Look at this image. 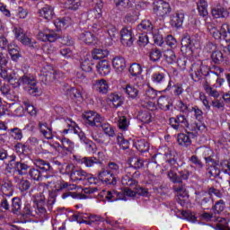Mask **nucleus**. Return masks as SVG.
Wrapping results in <instances>:
<instances>
[{
  "label": "nucleus",
  "mask_w": 230,
  "mask_h": 230,
  "mask_svg": "<svg viewBox=\"0 0 230 230\" xmlns=\"http://www.w3.org/2000/svg\"><path fill=\"white\" fill-rule=\"evenodd\" d=\"M184 22V13L178 12L172 16L171 24L174 28H181Z\"/></svg>",
  "instance_id": "nucleus-34"
},
{
  "label": "nucleus",
  "mask_w": 230,
  "mask_h": 230,
  "mask_svg": "<svg viewBox=\"0 0 230 230\" xmlns=\"http://www.w3.org/2000/svg\"><path fill=\"white\" fill-rule=\"evenodd\" d=\"M71 94L73 100H75V102H84V100H87L89 98V93L84 89L78 90L72 88Z\"/></svg>",
  "instance_id": "nucleus-26"
},
{
  "label": "nucleus",
  "mask_w": 230,
  "mask_h": 230,
  "mask_svg": "<svg viewBox=\"0 0 230 230\" xmlns=\"http://www.w3.org/2000/svg\"><path fill=\"white\" fill-rule=\"evenodd\" d=\"M224 209H226V202L223 199L216 202L212 208L213 213H215V215H220Z\"/></svg>",
  "instance_id": "nucleus-63"
},
{
  "label": "nucleus",
  "mask_w": 230,
  "mask_h": 230,
  "mask_svg": "<svg viewBox=\"0 0 230 230\" xmlns=\"http://www.w3.org/2000/svg\"><path fill=\"white\" fill-rule=\"evenodd\" d=\"M109 100L113 109H118V107H121L123 105V97L119 96L118 93L110 94Z\"/></svg>",
  "instance_id": "nucleus-37"
},
{
  "label": "nucleus",
  "mask_w": 230,
  "mask_h": 230,
  "mask_svg": "<svg viewBox=\"0 0 230 230\" xmlns=\"http://www.w3.org/2000/svg\"><path fill=\"white\" fill-rule=\"evenodd\" d=\"M28 170H30V165L22 162H15L14 163V172L18 173V175H26L28 173Z\"/></svg>",
  "instance_id": "nucleus-38"
},
{
  "label": "nucleus",
  "mask_w": 230,
  "mask_h": 230,
  "mask_svg": "<svg viewBox=\"0 0 230 230\" xmlns=\"http://www.w3.org/2000/svg\"><path fill=\"white\" fill-rule=\"evenodd\" d=\"M34 164L35 166H37V168H40V170H42V172H49L51 168V166L49 165V163L42 159L34 160Z\"/></svg>",
  "instance_id": "nucleus-61"
},
{
  "label": "nucleus",
  "mask_w": 230,
  "mask_h": 230,
  "mask_svg": "<svg viewBox=\"0 0 230 230\" xmlns=\"http://www.w3.org/2000/svg\"><path fill=\"white\" fill-rule=\"evenodd\" d=\"M106 170L109 171L113 177H116V175H119L121 172L119 170V165L114 162H110L106 167Z\"/></svg>",
  "instance_id": "nucleus-55"
},
{
  "label": "nucleus",
  "mask_w": 230,
  "mask_h": 230,
  "mask_svg": "<svg viewBox=\"0 0 230 230\" xmlns=\"http://www.w3.org/2000/svg\"><path fill=\"white\" fill-rule=\"evenodd\" d=\"M67 197H72V199H76L77 200H85V199H89V196L82 193L70 191L63 193L62 199H67Z\"/></svg>",
  "instance_id": "nucleus-56"
},
{
  "label": "nucleus",
  "mask_w": 230,
  "mask_h": 230,
  "mask_svg": "<svg viewBox=\"0 0 230 230\" xmlns=\"http://www.w3.org/2000/svg\"><path fill=\"white\" fill-rule=\"evenodd\" d=\"M118 117V127L120 130H128L130 121L127 119V117L121 111L117 112Z\"/></svg>",
  "instance_id": "nucleus-31"
},
{
  "label": "nucleus",
  "mask_w": 230,
  "mask_h": 230,
  "mask_svg": "<svg viewBox=\"0 0 230 230\" xmlns=\"http://www.w3.org/2000/svg\"><path fill=\"white\" fill-rule=\"evenodd\" d=\"M13 34L15 39L22 42L24 46H29L30 48H32L33 44H35V41L31 40V38L26 36V33H24V30L20 27H16L13 29Z\"/></svg>",
  "instance_id": "nucleus-13"
},
{
  "label": "nucleus",
  "mask_w": 230,
  "mask_h": 230,
  "mask_svg": "<svg viewBox=\"0 0 230 230\" xmlns=\"http://www.w3.org/2000/svg\"><path fill=\"white\" fill-rule=\"evenodd\" d=\"M172 106V99L169 97L162 96L158 99V107H160L162 111H168Z\"/></svg>",
  "instance_id": "nucleus-42"
},
{
  "label": "nucleus",
  "mask_w": 230,
  "mask_h": 230,
  "mask_svg": "<svg viewBox=\"0 0 230 230\" xmlns=\"http://www.w3.org/2000/svg\"><path fill=\"white\" fill-rule=\"evenodd\" d=\"M139 19V11L135 10L128 12L124 17V22L126 24H134Z\"/></svg>",
  "instance_id": "nucleus-39"
},
{
  "label": "nucleus",
  "mask_w": 230,
  "mask_h": 230,
  "mask_svg": "<svg viewBox=\"0 0 230 230\" xmlns=\"http://www.w3.org/2000/svg\"><path fill=\"white\" fill-rule=\"evenodd\" d=\"M123 186H129L131 190H135V188H137V181H136L134 179H132V175L127 174L122 178L121 181Z\"/></svg>",
  "instance_id": "nucleus-48"
},
{
  "label": "nucleus",
  "mask_w": 230,
  "mask_h": 230,
  "mask_svg": "<svg viewBox=\"0 0 230 230\" xmlns=\"http://www.w3.org/2000/svg\"><path fill=\"white\" fill-rule=\"evenodd\" d=\"M70 180L72 182H78V181H86L88 184H96L98 179L94 178L93 174L87 173L82 169H75L70 173Z\"/></svg>",
  "instance_id": "nucleus-8"
},
{
  "label": "nucleus",
  "mask_w": 230,
  "mask_h": 230,
  "mask_svg": "<svg viewBox=\"0 0 230 230\" xmlns=\"http://www.w3.org/2000/svg\"><path fill=\"white\" fill-rule=\"evenodd\" d=\"M21 85H28V92L31 96H40L42 92L37 88V81L35 79L28 77V75H23L20 79Z\"/></svg>",
  "instance_id": "nucleus-10"
},
{
  "label": "nucleus",
  "mask_w": 230,
  "mask_h": 230,
  "mask_svg": "<svg viewBox=\"0 0 230 230\" xmlns=\"http://www.w3.org/2000/svg\"><path fill=\"white\" fill-rule=\"evenodd\" d=\"M14 182L20 191H28L31 186L30 181L22 178V176H14Z\"/></svg>",
  "instance_id": "nucleus-27"
},
{
  "label": "nucleus",
  "mask_w": 230,
  "mask_h": 230,
  "mask_svg": "<svg viewBox=\"0 0 230 230\" xmlns=\"http://www.w3.org/2000/svg\"><path fill=\"white\" fill-rule=\"evenodd\" d=\"M39 75L41 78V82H44L45 84H49V82H54V80L64 78V74L62 72L55 70V68L49 65L43 66Z\"/></svg>",
  "instance_id": "nucleus-5"
},
{
  "label": "nucleus",
  "mask_w": 230,
  "mask_h": 230,
  "mask_svg": "<svg viewBox=\"0 0 230 230\" xmlns=\"http://www.w3.org/2000/svg\"><path fill=\"white\" fill-rule=\"evenodd\" d=\"M152 82L156 85H163L166 82V76L163 73L156 72L152 75Z\"/></svg>",
  "instance_id": "nucleus-52"
},
{
  "label": "nucleus",
  "mask_w": 230,
  "mask_h": 230,
  "mask_svg": "<svg viewBox=\"0 0 230 230\" xmlns=\"http://www.w3.org/2000/svg\"><path fill=\"white\" fill-rule=\"evenodd\" d=\"M6 64H8V58L3 54L0 53V76L5 82H8L10 85H12L14 89L21 86V77L15 72H12L11 74H8V71L6 70Z\"/></svg>",
  "instance_id": "nucleus-4"
},
{
  "label": "nucleus",
  "mask_w": 230,
  "mask_h": 230,
  "mask_svg": "<svg viewBox=\"0 0 230 230\" xmlns=\"http://www.w3.org/2000/svg\"><path fill=\"white\" fill-rule=\"evenodd\" d=\"M221 39L229 42L230 40V25L227 23H224L220 28Z\"/></svg>",
  "instance_id": "nucleus-54"
},
{
  "label": "nucleus",
  "mask_w": 230,
  "mask_h": 230,
  "mask_svg": "<svg viewBox=\"0 0 230 230\" xmlns=\"http://www.w3.org/2000/svg\"><path fill=\"white\" fill-rule=\"evenodd\" d=\"M98 179L104 184H112L113 186L118 182L116 177H113L107 169H103L99 172Z\"/></svg>",
  "instance_id": "nucleus-19"
},
{
  "label": "nucleus",
  "mask_w": 230,
  "mask_h": 230,
  "mask_svg": "<svg viewBox=\"0 0 230 230\" xmlns=\"http://www.w3.org/2000/svg\"><path fill=\"white\" fill-rule=\"evenodd\" d=\"M92 57L93 60H100L102 58H105V57H109V50L94 49L92 52Z\"/></svg>",
  "instance_id": "nucleus-46"
},
{
  "label": "nucleus",
  "mask_w": 230,
  "mask_h": 230,
  "mask_svg": "<svg viewBox=\"0 0 230 230\" xmlns=\"http://www.w3.org/2000/svg\"><path fill=\"white\" fill-rule=\"evenodd\" d=\"M40 17L46 19L47 21H51L55 15V12L53 11V7L50 5L44 6L41 10H40Z\"/></svg>",
  "instance_id": "nucleus-36"
},
{
  "label": "nucleus",
  "mask_w": 230,
  "mask_h": 230,
  "mask_svg": "<svg viewBox=\"0 0 230 230\" xmlns=\"http://www.w3.org/2000/svg\"><path fill=\"white\" fill-rule=\"evenodd\" d=\"M181 52L186 57H191L193 55V41H191V38L189 36L181 40Z\"/></svg>",
  "instance_id": "nucleus-18"
},
{
  "label": "nucleus",
  "mask_w": 230,
  "mask_h": 230,
  "mask_svg": "<svg viewBox=\"0 0 230 230\" xmlns=\"http://www.w3.org/2000/svg\"><path fill=\"white\" fill-rule=\"evenodd\" d=\"M138 119L142 121V123H151L152 122V113L148 111H141L138 114Z\"/></svg>",
  "instance_id": "nucleus-64"
},
{
  "label": "nucleus",
  "mask_w": 230,
  "mask_h": 230,
  "mask_svg": "<svg viewBox=\"0 0 230 230\" xmlns=\"http://www.w3.org/2000/svg\"><path fill=\"white\" fill-rule=\"evenodd\" d=\"M61 145H60V157H64L66 155H67V154H71V152H73V150H75V143L71 140H69V138H61Z\"/></svg>",
  "instance_id": "nucleus-16"
},
{
  "label": "nucleus",
  "mask_w": 230,
  "mask_h": 230,
  "mask_svg": "<svg viewBox=\"0 0 230 230\" xmlns=\"http://www.w3.org/2000/svg\"><path fill=\"white\" fill-rule=\"evenodd\" d=\"M137 30H139V31H144V33L148 31L152 33L154 31V25L149 20H144L140 24H138Z\"/></svg>",
  "instance_id": "nucleus-45"
},
{
  "label": "nucleus",
  "mask_w": 230,
  "mask_h": 230,
  "mask_svg": "<svg viewBox=\"0 0 230 230\" xmlns=\"http://www.w3.org/2000/svg\"><path fill=\"white\" fill-rule=\"evenodd\" d=\"M135 146L138 152H148L150 146L148 145V142L146 140H137L135 142Z\"/></svg>",
  "instance_id": "nucleus-62"
},
{
  "label": "nucleus",
  "mask_w": 230,
  "mask_h": 230,
  "mask_svg": "<svg viewBox=\"0 0 230 230\" xmlns=\"http://www.w3.org/2000/svg\"><path fill=\"white\" fill-rule=\"evenodd\" d=\"M64 183L65 181H57V178L55 177H52L51 181L40 183V185L43 186L45 190H49L47 206L49 211H51V206H53L57 200V191L64 190Z\"/></svg>",
  "instance_id": "nucleus-3"
},
{
  "label": "nucleus",
  "mask_w": 230,
  "mask_h": 230,
  "mask_svg": "<svg viewBox=\"0 0 230 230\" xmlns=\"http://www.w3.org/2000/svg\"><path fill=\"white\" fill-rule=\"evenodd\" d=\"M169 121L171 127H172L174 130H182V128H189V130H191L192 132H197V129L199 128L197 123H194L192 128L190 127L188 119L183 115H180L177 118H171Z\"/></svg>",
  "instance_id": "nucleus-7"
},
{
  "label": "nucleus",
  "mask_w": 230,
  "mask_h": 230,
  "mask_svg": "<svg viewBox=\"0 0 230 230\" xmlns=\"http://www.w3.org/2000/svg\"><path fill=\"white\" fill-rule=\"evenodd\" d=\"M123 91L127 94L128 98H130L131 100H137V98H139V89H137L134 84H127L123 87Z\"/></svg>",
  "instance_id": "nucleus-25"
},
{
  "label": "nucleus",
  "mask_w": 230,
  "mask_h": 230,
  "mask_svg": "<svg viewBox=\"0 0 230 230\" xmlns=\"http://www.w3.org/2000/svg\"><path fill=\"white\" fill-rule=\"evenodd\" d=\"M97 72L101 76H107V75H111V64L107 60H102L96 66Z\"/></svg>",
  "instance_id": "nucleus-28"
},
{
  "label": "nucleus",
  "mask_w": 230,
  "mask_h": 230,
  "mask_svg": "<svg viewBox=\"0 0 230 230\" xmlns=\"http://www.w3.org/2000/svg\"><path fill=\"white\" fill-rule=\"evenodd\" d=\"M173 190L177 193L178 202L181 204V206H184L190 202V195H188V191L184 190V185H175Z\"/></svg>",
  "instance_id": "nucleus-15"
},
{
  "label": "nucleus",
  "mask_w": 230,
  "mask_h": 230,
  "mask_svg": "<svg viewBox=\"0 0 230 230\" xmlns=\"http://www.w3.org/2000/svg\"><path fill=\"white\" fill-rule=\"evenodd\" d=\"M8 53L11 56L12 60L17 62L21 58V52L19 51V47L15 44H9L7 47Z\"/></svg>",
  "instance_id": "nucleus-35"
},
{
  "label": "nucleus",
  "mask_w": 230,
  "mask_h": 230,
  "mask_svg": "<svg viewBox=\"0 0 230 230\" xmlns=\"http://www.w3.org/2000/svg\"><path fill=\"white\" fill-rule=\"evenodd\" d=\"M141 73H143V67H141V65L137 63H133L129 66V74L131 75V76H137V78L141 80V77L139 76Z\"/></svg>",
  "instance_id": "nucleus-49"
},
{
  "label": "nucleus",
  "mask_w": 230,
  "mask_h": 230,
  "mask_svg": "<svg viewBox=\"0 0 230 230\" xmlns=\"http://www.w3.org/2000/svg\"><path fill=\"white\" fill-rule=\"evenodd\" d=\"M103 28L107 29L108 35H110L111 39H114L116 37V34L118 33V30L114 25L111 23H107L105 20H100L98 22L93 23V25L91 26L89 30H92V31L96 35H100Z\"/></svg>",
  "instance_id": "nucleus-6"
},
{
  "label": "nucleus",
  "mask_w": 230,
  "mask_h": 230,
  "mask_svg": "<svg viewBox=\"0 0 230 230\" xmlns=\"http://www.w3.org/2000/svg\"><path fill=\"white\" fill-rule=\"evenodd\" d=\"M93 89L100 94H107L109 93V83L105 79L96 80L93 84Z\"/></svg>",
  "instance_id": "nucleus-20"
},
{
  "label": "nucleus",
  "mask_w": 230,
  "mask_h": 230,
  "mask_svg": "<svg viewBox=\"0 0 230 230\" xmlns=\"http://www.w3.org/2000/svg\"><path fill=\"white\" fill-rule=\"evenodd\" d=\"M189 163H190V166H194L198 173H202V172H204V164L200 159H199V156L195 155H191L189 158Z\"/></svg>",
  "instance_id": "nucleus-29"
},
{
  "label": "nucleus",
  "mask_w": 230,
  "mask_h": 230,
  "mask_svg": "<svg viewBox=\"0 0 230 230\" xmlns=\"http://www.w3.org/2000/svg\"><path fill=\"white\" fill-rule=\"evenodd\" d=\"M211 14L215 19H226V17H229V12L224 7L212 8Z\"/></svg>",
  "instance_id": "nucleus-33"
},
{
  "label": "nucleus",
  "mask_w": 230,
  "mask_h": 230,
  "mask_svg": "<svg viewBox=\"0 0 230 230\" xmlns=\"http://www.w3.org/2000/svg\"><path fill=\"white\" fill-rule=\"evenodd\" d=\"M100 222H103V218L102 217L96 215H90L88 216V219L81 221V224H86V226H93V224H100Z\"/></svg>",
  "instance_id": "nucleus-53"
},
{
  "label": "nucleus",
  "mask_w": 230,
  "mask_h": 230,
  "mask_svg": "<svg viewBox=\"0 0 230 230\" xmlns=\"http://www.w3.org/2000/svg\"><path fill=\"white\" fill-rule=\"evenodd\" d=\"M142 195L143 197L148 196V190L145 188H138L136 190H132V189L125 188L124 190H102L99 193V197L102 200H108V202H116V200H127L128 197L134 199L136 195Z\"/></svg>",
  "instance_id": "nucleus-2"
},
{
  "label": "nucleus",
  "mask_w": 230,
  "mask_h": 230,
  "mask_svg": "<svg viewBox=\"0 0 230 230\" xmlns=\"http://www.w3.org/2000/svg\"><path fill=\"white\" fill-rule=\"evenodd\" d=\"M102 10H103V2L102 0H97L94 9L83 14V17H88V19H102Z\"/></svg>",
  "instance_id": "nucleus-14"
},
{
  "label": "nucleus",
  "mask_w": 230,
  "mask_h": 230,
  "mask_svg": "<svg viewBox=\"0 0 230 230\" xmlns=\"http://www.w3.org/2000/svg\"><path fill=\"white\" fill-rule=\"evenodd\" d=\"M102 128V132H104L105 136L110 137H114L116 136V131L114 130V127L111 126L109 123H105V120L100 126Z\"/></svg>",
  "instance_id": "nucleus-47"
},
{
  "label": "nucleus",
  "mask_w": 230,
  "mask_h": 230,
  "mask_svg": "<svg viewBox=\"0 0 230 230\" xmlns=\"http://www.w3.org/2000/svg\"><path fill=\"white\" fill-rule=\"evenodd\" d=\"M60 150H62L60 144L58 142H53L51 144L47 145L46 153L52 154L53 155H59L60 157Z\"/></svg>",
  "instance_id": "nucleus-40"
},
{
  "label": "nucleus",
  "mask_w": 230,
  "mask_h": 230,
  "mask_svg": "<svg viewBox=\"0 0 230 230\" xmlns=\"http://www.w3.org/2000/svg\"><path fill=\"white\" fill-rule=\"evenodd\" d=\"M91 137L95 143H98V145H102V146H109L111 143V137L103 133H92Z\"/></svg>",
  "instance_id": "nucleus-22"
},
{
  "label": "nucleus",
  "mask_w": 230,
  "mask_h": 230,
  "mask_svg": "<svg viewBox=\"0 0 230 230\" xmlns=\"http://www.w3.org/2000/svg\"><path fill=\"white\" fill-rule=\"evenodd\" d=\"M76 161L77 163L85 165L86 168H92V166H94L95 164H102V162L96 157H83L76 159Z\"/></svg>",
  "instance_id": "nucleus-32"
},
{
  "label": "nucleus",
  "mask_w": 230,
  "mask_h": 230,
  "mask_svg": "<svg viewBox=\"0 0 230 230\" xmlns=\"http://www.w3.org/2000/svg\"><path fill=\"white\" fill-rule=\"evenodd\" d=\"M0 91L4 96V98H7V100H10L11 102H14V100H17L19 98V95L15 91L10 89V86L8 84H4L1 86Z\"/></svg>",
  "instance_id": "nucleus-24"
},
{
  "label": "nucleus",
  "mask_w": 230,
  "mask_h": 230,
  "mask_svg": "<svg viewBox=\"0 0 230 230\" xmlns=\"http://www.w3.org/2000/svg\"><path fill=\"white\" fill-rule=\"evenodd\" d=\"M146 107H154V102L149 100H155L157 98V92L154 88H148L146 91Z\"/></svg>",
  "instance_id": "nucleus-43"
},
{
  "label": "nucleus",
  "mask_w": 230,
  "mask_h": 230,
  "mask_svg": "<svg viewBox=\"0 0 230 230\" xmlns=\"http://www.w3.org/2000/svg\"><path fill=\"white\" fill-rule=\"evenodd\" d=\"M112 67L116 73H123L127 67V61L125 58L121 56H117L112 59Z\"/></svg>",
  "instance_id": "nucleus-21"
},
{
  "label": "nucleus",
  "mask_w": 230,
  "mask_h": 230,
  "mask_svg": "<svg viewBox=\"0 0 230 230\" xmlns=\"http://www.w3.org/2000/svg\"><path fill=\"white\" fill-rule=\"evenodd\" d=\"M218 175H220V165L218 164L210 165L207 169L208 177H218Z\"/></svg>",
  "instance_id": "nucleus-58"
},
{
  "label": "nucleus",
  "mask_w": 230,
  "mask_h": 230,
  "mask_svg": "<svg viewBox=\"0 0 230 230\" xmlns=\"http://www.w3.org/2000/svg\"><path fill=\"white\" fill-rule=\"evenodd\" d=\"M216 222H217L215 227L216 230H230V228L227 226L229 220L226 218L217 217Z\"/></svg>",
  "instance_id": "nucleus-57"
},
{
  "label": "nucleus",
  "mask_w": 230,
  "mask_h": 230,
  "mask_svg": "<svg viewBox=\"0 0 230 230\" xmlns=\"http://www.w3.org/2000/svg\"><path fill=\"white\" fill-rule=\"evenodd\" d=\"M38 39L41 40V42H55L60 39V35L55 31L46 28L39 31Z\"/></svg>",
  "instance_id": "nucleus-11"
},
{
  "label": "nucleus",
  "mask_w": 230,
  "mask_h": 230,
  "mask_svg": "<svg viewBox=\"0 0 230 230\" xmlns=\"http://www.w3.org/2000/svg\"><path fill=\"white\" fill-rule=\"evenodd\" d=\"M59 164V172L63 175H68L69 173L71 174L75 170V165L71 164Z\"/></svg>",
  "instance_id": "nucleus-59"
},
{
  "label": "nucleus",
  "mask_w": 230,
  "mask_h": 230,
  "mask_svg": "<svg viewBox=\"0 0 230 230\" xmlns=\"http://www.w3.org/2000/svg\"><path fill=\"white\" fill-rule=\"evenodd\" d=\"M155 164H162L164 166L163 171L171 170L167 173V177L173 184H181L182 181H188L190 179V172L188 170L181 171L177 172V160L175 159V152L167 146H163L159 148L158 154L153 158Z\"/></svg>",
  "instance_id": "nucleus-1"
},
{
  "label": "nucleus",
  "mask_w": 230,
  "mask_h": 230,
  "mask_svg": "<svg viewBox=\"0 0 230 230\" xmlns=\"http://www.w3.org/2000/svg\"><path fill=\"white\" fill-rule=\"evenodd\" d=\"M83 118L86 125L96 127L97 128L102 127V124L105 121V119L96 111H86L84 113Z\"/></svg>",
  "instance_id": "nucleus-9"
},
{
  "label": "nucleus",
  "mask_w": 230,
  "mask_h": 230,
  "mask_svg": "<svg viewBox=\"0 0 230 230\" xmlns=\"http://www.w3.org/2000/svg\"><path fill=\"white\" fill-rule=\"evenodd\" d=\"M40 130L46 139H53V131L46 123H39Z\"/></svg>",
  "instance_id": "nucleus-41"
},
{
  "label": "nucleus",
  "mask_w": 230,
  "mask_h": 230,
  "mask_svg": "<svg viewBox=\"0 0 230 230\" xmlns=\"http://www.w3.org/2000/svg\"><path fill=\"white\" fill-rule=\"evenodd\" d=\"M198 12L200 17H208V2L206 0H199L198 3Z\"/></svg>",
  "instance_id": "nucleus-50"
},
{
  "label": "nucleus",
  "mask_w": 230,
  "mask_h": 230,
  "mask_svg": "<svg viewBox=\"0 0 230 230\" xmlns=\"http://www.w3.org/2000/svg\"><path fill=\"white\" fill-rule=\"evenodd\" d=\"M154 12L159 17H164V15L170 13V4L162 1L157 2L156 4L154 5Z\"/></svg>",
  "instance_id": "nucleus-17"
},
{
  "label": "nucleus",
  "mask_w": 230,
  "mask_h": 230,
  "mask_svg": "<svg viewBox=\"0 0 230 230\" xmlns=\"http://www.w3.org/2000/svg\"><path fill=\"white\" fill-rule=\"evenodd\" d=\"M79 40L84 42V44H96L98 42V39L94 34L91 33V31H84L79 34Z\"/></svg>",
  "instance_id": "nucleus-23"
},
{
  "label": "nucleus",
  "mask_w": 230,
  "mask_h": 230,
  "mask_svg": "<svg viewBox=\"0 0 230 230\" xmlns=\"http://www.w3.org/2000/svg\"><path fill=\"white\" fill-rule=\"evenodd\" d=\"M120 42L127 48H130L134 44V32L131 28L124 27L121 29Z\"/></svg>",
  "instance_id": "nucleus-12"
},
{
  "label": "nucleus",
  "mask_w": 230,
  "mask_h": 230,
  "mask_svg": "<svg viewBox=\"0 0 230 230\" xmlns=\"http://www.w3.org/2000/svg\"><path fill=\"white\" fill-rule=\"evenodd\" d=\"M203 89L208 94V96H211L212 98H218L220 96V93L218 91L211 86H209V84L205 83L203 84Z\"/></svg>",
  "instance_id": "nucleus-60"
},
{
  "label": "nucleus",
  "mask_w": 230,
  "mask_h": 230,
  "mask_svg": "<svg viewBox=\"0 0 230 230\" xmlns=\"http://www.w3.org/2000/svg\"><path fill=\"white\" fill-rule=\"evenodd\" d=\"M65 8L67 10H78L82 6L81 0H66L64 4Z\"/></svg>",
  "instance_id": "nucleus-51"
},
{
  "label": "nucleus",
  "mask_w": 230,
  "mask_h": 230,
  "mask_svg": "<svg viewBox=\"0 0 230 230\" xmlns=\"http://www.w3.org/2000/svg\"><path fill=\"white\" fill-rule=\"evenodd\" d=\"M1 190L5 197H12L13 195V184L10 181H4Z\"/></svg>",
  "instance_id": "nucleus-44"
},
{
  "label": "nucleus",
  "mask_w": 230,
  "mask_h": 230,
  "mask_svg": "<svg viewBox=\"0 0 230 230\" xmlns=\"http://www.w3.org/2000/svg\"><path fill=\"white\" fill-rule=\"evenodd\" d=\"M191 137H193L192 132H187V134H179L178 143L181 145V146H190V145H191Z\"/></svg>",
  "instance_id": "nucleus-30"
}]
</instances>
